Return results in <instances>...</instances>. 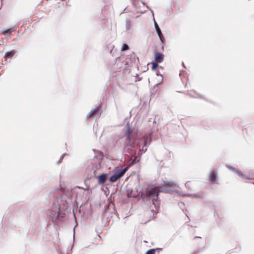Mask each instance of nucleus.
<instances>
[{
	"instance_id": "6e6552de",
	"label": "nucleus",
	"mask_w": 254,
	"mask_h": 254,
	"mask_svg": "<svg viewBox=\"0 0 254 254\" xmlns=\"http://www.w3.org/2000/svg\"><path fill=\"white\" fill-rule=\"evenodd\" d=\"M99 108L96 107L95 109H94L93 110H91L87 115V118H89L90 117H92L95 114H96L99 111Z\"/></svg>"
},
{
	"instance_id": "4468645a",
	"label": "nucleus",
	"mask_w": 254,
	"mask_h": 254,
	"mask_svg": "<svg viewBox=\"0 0 254 254\" xmlns=\"http://www.w3.org/2000/svg\"><path fill=\"white\" fill-rule=\"evenodd\" d=\"M63 158H64L63 156L61 157V158L59 162H58V163H60L62 161V160H63Z\"/></svg>"
},
{
	"instance_id": "423d86ee",
	"label": "nucleus",
	"mask_w": 254,
	"mask_h": 254,
	"mask_svg": "<svg viewBox=\"0 0 254 254\" xmlns=\"http://www.w3.org/2000/svg\"><path fill=\"white\" fill-rule=\"evenodd\" d=\"M16 53V51L14 50L7 52L5 53L4 56L5 60H6L8 58H11Z\"/></svg>"
},
{
	"instance_id": "ddd939ff",
	"label": "nucleus",
	"mask_w": 254,
	"mask_h": 254,
	"mask_svg": "<svg viewBox=\"0 0 254 254\" xmlns=\"http://www.w3.org/2000/svg\"><path fill=\"white\" fill-rule=\"evenodd\" d=\"M155 250H154V249H151V250H148L146 254H155Z\"/></svg>"
},
{
	"instance_id": "f257e3e1",
	"label": "nucleus",
	"mask_w": 254,
	"mask_h": 254,
	"mask_svg": "<svg viewBox=\"0 0 254 254\" xmlns=\"http://www.w3.org/2000/svg\"><path fill=\"white\" fill-rule=\"evenodd\" d=\"M161 191L159 187L150 188L146 191V195L152 199L153 203L156 201L158 198V193Z\"/></svg>"
},
{
	"instance_id": "9d476101",
	"label": "nucleus",
	"mask_w": 254,
	"mask_h": 254,
	"mask_svg": "<svg viewBox=\"0 0 254 254\" xmlns=\"http://www.w3.org/2000/svg\"><path fill=\"white\" fill-rule=\"evenodd\" d=\"M1 34H2L4 35H10L11 34V31L10 29H8L3 30L1 32Z\"/></svg>"
},
{
	"instance_id": "1a4fd4ad",
	"label": "nucleus",
	"mask_w": 254,
	"mask_h": 254,
	"mask_svg": "<svg viewBox=\"0 0 254 254\" xmlns=\"http://www.w3.org/2000/svg\"><path fill=\"white\" fill-rule=\"evenodd\" d=\"M209 180L210 181L212 182L213 183L215 182V181L216 180V176L214 172L213 171L210 173L209 176Z\"/></svg>"
},
{
	"instance_id": "f8f14e48",
	"label": "nucleus",
	"mask_w": 254,
	"mask_h": 254,
	"mask_svg": "<svg viewBox=\"0 0 254 254\" xmlns=\"http://www.w3.org/2000/svg\"><path fill=\"white\" fill-rule=\"evenodd\" d=\"M129 49L128 46L126 44H124L122 48V51H124L127 50Z\"/></svg>"
},
{
	"instance_id": "7ed1b4c3",
	"label": "nucleus",
	"mask_w": 254,
	"mask_h": 254,
	"mask_svg": "<svg viewBox=\"0 0 254 254\" xmlns=\"http://www.w3.org/2000/svg\"><path fill=\"white\" fill-rule=\"evenodd\" d=\"M127 129L126 132V136H127V139L129 141L134 140L136 136L137 133L134 132V133H133V131L130 129L128 125H127Z\"/></svg>"
},
{
	"instance_id": "0eeeda50",
	"label": "nucleus",
	"mask_w": 254,
	"mask_h": 254,
	"mask_svg": "<svg viewBox=\"0 0 254 254\" xmlns=\"http://www.w3.org/2000/svg\"><path fill=\"white\" fill-rule=\"evenodd\" d=\"M98 178L99 184H103L106 182L107 176L106 174H102L98 176Z\"/></svg>"
},
{
	"instance_id": "20e7f679",
	"label": "nucleus",
	"mask_w": 254,
	"mask_h": 254,
	"mask_svg": "<svg viewBox=\"0 0 254 254\" xmlns=\"http://www.w3.org/2000/svg\"><path fill=\"white\" fill-rule=\"evenodd\" d=\"M154 26H155V28L156 30V32L159 37V38H160L161 41L162 43H164V37L162 34L161 31L158 24L157 23V22L155 21L154 22Z\"/></svg>"
},
{
	"instance_id": "dca6fc26",
	"label": "nucleus",
	"mask_w": 254,
	"mask_h": 254,
	"mask_svg": "<svg viewBox=\"0 0 254 254\" xmlns=\"http://www.w3.org/2000/svg\"><path fill=\"white\" fill-rule=\"evenodd\" d=\"M143 140H144V145H146V141H145V139H144V138H143Z\"/></svg>"
},
{
	"instance_id": "f03ea898",
	"label": "nucleus",
	"mask_w": 254,
	"mask_h": 254,
	"mask_svg": "<svg viewBox=\"0 0 254 254\" xmlns=\"http://www.w3.org/2000/svg\"><path fill=\"white\" fill-rule=\"evenodd\" d=\"M127 170V168H124L122 170H119L115 172L110 178V181L111 182H115L121 177H122Z\"/></svg>"
},
{
	"instance_id": "2eb2a0df",
	"label": "nucleus",
	"mask_w": 254,
	"mask_h": 254,
	"mask_svg": "<svg viewBox=\"0 0 254 254\" xmlns=\"http://www.w3.org/2000/svg\"><path fill=\"white\" fill-rule=\"evenodd\" d=\"M189 184H190V182H188L186 183V185H186V187L189 186Z\"/></svg>"
},
{
	"instance_id": "39448f33",
	"label": "nucleus",
	"mask_w": 254,
	"mask_h": 254,
	"mask_svg": "<svg viewBox=\"0 0 254 254\" xmlns=\"http://www.w3.org/2000/svg\"><path fill=\"white\" fill-rule=\"evenodd\" d=\"M155 61L157 63H160L163 62L164 56L163 54L159 52H156L154 54Z\"/></svg>"
},
{
	"instance_id": "9b49d317",
	"label": "nucleus",
	"mask_w": 254,
	"mask_h": 254,
	"mask_svg": "<svg viewBox=\"0 0 254 254\" xmlns=\"http://www.w3.org/2000/svg\"><path fill=\"white\" fill-rule=\"evenodd\" d=\"M158 63H157L156 62H153L152 63V69L155 70L158 66Z\"/></svg>"
}]
</instances>
